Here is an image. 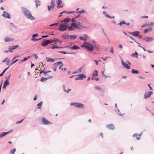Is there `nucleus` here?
I'll use <instances>...</instances> for the list:
<instances>
[{"mask_svg": "<svg viewBox=\"0 0 154 154\" xmlns=\"http://www.w3.org/2000/svg\"><path fill=\"white\" fill-rule=\"evenodd\" d=\"M22 10L25 16L31 20H34L35 19V17L32 15L29 11L26 9V8L23 7L22 8Z\"/></svg>", "mask_w": 154, "mask_h": 154, "instance_id": "nucleus-1", "label": "nucleus"}, {"mask_svg": "<svg viewBox=\"0 0 154 154\" xmlns=\"http://www.w3.org/2000/svg\"><path fill=\"white\" fill-rule=\"evenodd\" d=\"M83 44L84 45H82L81 47L85 48L89 51H92L94 50V48L92 44L86 42H84Z\"/></svg>", "mask_w": 154, "mask_h": 154, "instance_id": "nucleus-2", "label": "nucleus"}, {"mask_svg": "<svg viewBox=\"0 0 154 154\" xmlns=\"http://www.w3.org/2000/svg\"><path fill=\"white\" fill-rule=\"evenodd\" d=\"M69 25H67L66 23H63L60 25L58 29L60 31H64L67 29Z\"/></svg>", "mask_w": 154, "mask_h": 154, "instance_id": "nucleus-3", "label": "nucleus"}, {"mask_svg": "<svg viewBox=\"0 0 154 154\" xmlns=\"http://www.w3.org/2000/svg\"><path fill=\"white\" fill-rule=\"evenodd\" d=\"M55 0H52L50 4L51 6L48 5V8L49 11H50L51 9H53L55 5Z\"/></svg>", "mask_w": 154, "mask_h": 154, "instance_id": "nucleus-4", "label": "nucleus"}, {"mask_svg": "<svg viewBox=\"0 0 154 154\" xmlns=\"http://www.w3.org/2000/svg\"><path fill=\"white\" fill-rule=\"evenodd\" d=\"M60 65L59 68L60 69H61V67L63 66V64L61 61L57 62L54 64V66L55 67L59 65Z\"/></svg>", "mask_w": 154, "mask_h": 154, "instance_id": "nucleus-5", "label": "nucleus"}, {"mask_svg": "<svg viewBox=\"0 0 154 154\" xmlns=\"http://www.w3.org/2000/svg\"><path fill=\"white\" fill-rule=\"evenodd\" d=\"M42 122L44 125H49L51 124V123L48 120L45 118H43L42 119Z\"/></svg>", "mask_w": 154, "mask_h": 154, "instance_id": "nucleus-6", "label": "nucleus"}, {"mask_svg": "<svg viewBox=\"0 0 154 154\" xmlns=\"http://www.w3.org/2000/svg\"><path fill=\"white\" fill-rule=\"evenodd\" d=\"M75 23H72L71 24V25L70 26H68V29L69 30L72 31L75 28Z\"/></svg>", "mask_w": 154, "mask_h": 154, "instance_id": "nucleus-7", "label": "nucleus"}, {"mask_svg": "<svg viewBox=\"0 0 154 154\" xmlns=\"http://www.w3.org/2000/svg\"><path fill=\"white\" fill-rule=\"evenodd\" d=\"M106 127L108 129L110 130H114L115 128V127L114 125L112 124H109L106 125Z\"/></svg>", "mask_w": 154, "mask_h": 154, "instance_id": "nucleus-8", "label": "nucleus"}, {"mask_svg": "<svg viewBox=\"0 0 154 154\" xmlns=\"http://www.w3.org/2000/svg\"><path fill=\"white\" fill-rule=\"evenodd\" d=\"M153 92L152 91H149L148 92L146 93L144 95V98L145 99L150 97L151 95L152 94Z\"/></svg>", "mask_w": 154, "mask_h": 154, "instance_id": "nucleus-9", "label": "nucleus"}, {"mask_svg": "<svg viewBox=\"0 0 154 154\" xmlns=\"http://www.w3.org/2000/svg\"><path fill=\"white\" fill-rule=\"evenodd\" d=\"M3 16L6 18H11L10 15L9 14L6 12L5 11H3V14H2Z\"/></svg>", "mask_w": 154, "mask_h": 154, "instance_id": "nucleus-10", "label": "nucleus"}, {"mask_svg": "<svg viewBox=\"0 0 154 154\" xmlns=\"http://www.w3.org/2000/svg\"><path fill=\"white\" fill-rule=\"evenodd\" d=\"M88 38L89 37L87 35L85 34L84 35L83 37L80 36L79 37V39L84 41H86Z\"/></svg>", "mask_w": 154, "mask_h": 154, "instance_id": "nucleus-11", "label": "nucleus"}, {"mask_svg": "<svg viewBox=\"0 0 154 154\" xmlns=\"http://www.w3.org/2000/svg\"><path fill=\"white\" fill-rule=\"evenodd\" d=\"M97 76H98V72L97 70H95L93 73L91 79L92 80L94 79L95 77Z\"/></svg>", "mask_w": 154, "mask_h": 154, "instance_id": "nucleus-12", "label": "nucleus"}, {"mask_svg": "<svg viewBox=\"0 0 154 154\" xmlns=\"http://www.w3.org/2000/svg\"><path fill=\"white\" fill-rule=\"evenodd\" d=\"M50 40H46L45 41L43 42L42 44V46H45L49 44H50Z\"/></svg>", "mask_w": 154, "mask_h": 154, "instance_id": "nucleus-13", "label": "nucleus"}, {"mask_svg": "<svg viewBox=\"0 0 154 154\" xmlns=\"http://www.w3.org/2000/svg\"><path fill=\"white\" fill-rule=\"evenodd\" d=\"M122 64L127 69H130V66L128 65L127 63H125L124 61H122Z\"/></svg>", "mask_w": 154, "mask_h": 154, "instance_id": "nucleus-14", "label": "nucleus"}, {"mask_svg": "<svg viewBox=\"0 0 154 154\" xmlns=\"http://www.w3.org/2000/svg\"><path fill=\"white\" fill-rule=\"evenodd\" d=\"M130 33L134 36H138V35L140 34V32L138 31H136L131 32Z\"/></svg>", "mask_w": 154, "mask_h": 154, "instance_id": "nucleus-15", "label": "nucleus"}, {"mask_svg": "<svg viewBox=\"0 0 154 154\" xmlns=\"http://www.w3.org/2000/svg\"><path fill=\"white\" fill-rule=\"evenodd\" d=\"M76 104L77 105L76 106L77 107L82 108H83L84 107V105L83 104L77 103Z\"/></svg>", "mask_w": 154, "mask_h": 154, "instance_id": "nucleus-16", "label": "nucleus"}, {"mask_svg": "<svg viewBox=\"0 0 154 154\" xmlns=\"http://www.w3.org/2000/svg\"><path fill=\"white\" fill-rule=\"evenodd\" d=\"M62 4V1L61 0H58L57 5V7L59 8H62L63 7V6H60Z\"/></svg>", "mask_w": 154, "mask_h": 154, "instance_id": "nucleus-17", "label": "nucleus"}, {"mask_svg": "<svg viewBox=\"0 0 154 154\" xmlns=\"http://www.w3.org/2000/svg\"><path fill=\"white\" fill-rule=\"evenodd\" d=\"M52 78V76H50V77H48L47 78H44V77H42L41 79V81L42 82H44V81L48 80V79H51Z\"/></svg>", "mask_w": 154, "mask_h": 154, "instance_id": "nucleus-18", "label": "nucleus"}, {"mask_svg": "<svg viewBox=\"0 0 154 154\" xmlns=\"http://www.w3.org/2000/svg\"><path fill=\"white\" fill-rule=\"evenodd\" d=\"M133 136L134 137H136L137 140H139L140 138L141 135L135 134H134Z\"/></svg>", "mask_w": 154, "mask_h": 154, "instance_id": "nucleus-19", "label": "nucleus"}, {"mask_svg": "<svg viewBox=\"0 0 154 154\" xmlns=\"http://www.w3.org/2000/svg\"><path fill=\"white\" fill-rule=\"evenodd\" d=\"M144 40L147 42L151 41L152 40V38L149 37H146L144 38Z\"/></svg>", "mask_w": 154, "mask_h": 154, "instance_id": "nucleus-20", "label": "nucleus"}, {"mask_svg": "<svg viewBox=\"0 0 154 154\" xmlns=\"http://www.w3.org/2000/svg\"><path fill=\"white\" fill-rule=\"evenodd\" d=\"M9 84V82L8 80V79H7L4 82V86H3V88H5Z\"/></svg>", "mask_w": 154, "mask_h": 154, "instance_id": "nucleus-21", "label": "nucleus"}, {"mask_svg": "<svg viewBox=\"0 0 154 154\" xmlns=\"http://www.w3.org/2000/svg\"><path fill=\"white\" fill-rule=\"evenodd\" d=\"M70 48L72 50H78L80 48L76 45H74L73 46L71 47Z\"/></svg>", "mask_w": 154, "mask_h": 154, "instance_id": "nucleus-22", "label": "nucleus"}, {"mask_svg": "<svg viewBox=\"0 0 154 154\" xmlns=\"http://www.w3.org/2000/svg\"><path fill=\"white\" fill-rule=\"evenodd\" d=\"M152 28H149L148 29H146L144 31V33H146L148 32L151 31L152 30Z\"/></svg>", "mask_w": 154, "mask_h": 154, "instance_id": "nucleus-23", "label": "nucleus"}, {"mask_svg": "<svg viewBox=\"0 0 154 154\" xmlns=\"http://www.w3.org/2000/svg\"><path fill=\"white\" fill-rule=\"evenodd\" d=\"M82 67H81L79 68V69L77 70L76 71H75L73 73H80L82 72Z\"/></svg>", "mask_w": 154, "mask_h": 154, "instance_id": "nucleus-24", "label": "nucleus"}, {"mask_svg": "<svg viewBox=\"0 0 154 154\" xmlns=\"http://www.w3.org/2000/svg\"><path fill=\"white\" fill-rule=\"evenodd\" d=\"M80 77L81 80H82L83 78H86V76L83 74H81L79 75Z\"/></svg>", "mask_w": 154, "mask_h": 154, "instance_id": "nucleus-25", "label": "nucleus"}, {"mask_svg": "<svg viewBox=\"0 0 154 154\" xmlns=\"http://www.w3.org/2000/svg\"><path fill=\"white\" fill-rule=\"evenodd\" d=\"M9 133V132H3L2 133L0 134V138L3 137V136Z\"/></svg>", "mask_w": 154, "mask_h": 154, "instance_id": "nucleus-26", "label": "nucleus"}, {"mask_svg": "<svg viewBox=\"0 0 154 154\" xmlns=\"http://www.w3.org/2000/svg\"><path fill=\"white\" fill-rule=\"evenodd\" d=\"M13 40V39H11L8 37H6L5 39V40L6 42H8Z\"/></svg>", "mask_w": 154, "mask_h": 154, "instance_id": "nucleus-27", "label": "nucleus"}, {"mask_svg": "<svg viewBox=\"0 0 154 154\" xmlns=\"http://www.w3.org/2000/svg\"><path fill=\"white\" fill-rule=\"evenodd\" d=\"M63 90L64 91L66 92L67 93H68L71 91V89H68L67 90H66L65 88V85H63Z\"/></svg>", "mask_w": 154, "mask_h": 154, "instance_id": "nucleus-28", "label": "nucleus"}, {"mask_svg": "<svg viewBox=\"0 0 154 154\" xmlns=\"http://www.w3.org/2000/svg\"><path fill=\"white\" fill-rule=\"evenodd\" d=\"M132 73L134 74H138L139 73V71L134 69H132L131 70Z\"/></svg>", "mask_w": 154, "mask_h": 154, "instance_id": "nucleus-29", "label": "nucleus"}, {"mask_svg": "<svg viewBox=\"0 0 154 154\" xmlns=\"http://www.w3.org/2000/svg\"><path fill=\"white\" fill-rule=\"evenodd\" d=\"M35 2L36 3V6L37 7L40 5V2L39 0H36Z\"/></svg>", "mask_w": 154, "mask_h": 154, "instance_id": "nucleus-30", "label": "nucleus"}, {"mask_svg": "<svg viewBox=\"0 0 154 154\" xmlns=\"http://www.w3.org/2000/svg\"><path fill=\"white\" fill-rule=\"evenodd\" d=\"M53 46L52 47V49H54L55 48H62L59 47L57 45H53Z\"/></svg>", "mask_w": 154, "mask_h": 154, "instance_id": "nucleus-31", "label": "nucleus"}, {"mask_svg": "<svg viewBox=\"0 0 154 154\" xmlns=\"http://www.w3.org/2000/svg\"><path fill=\"white\" fill-rule=\"evenodd\" d=\"M46 60L48 61H50L51 62H53L54 61V60L51 58L47 57Z\"/></svg>", "mask_w": 154, "mask_h": 154, "instance_id": "nucleus-32", "label": "nucleus"}, {"mask_svg": "<svg viewBox=\"0 0 154 154\" xmlns=\"http://www.w3.org/2000/svg\"><path fill=\"white\" fill-rule=\"evenodd\" d=\"M42 102H41L40 103H39L38 104L37 106H38V109H39L41 108V107L42 106Z\"/></svg>", "mask_w": 154, "mask_h": 154, "instance_id": "nucleus-33", "label": "nucleus"}, {"mask_svg": "<svg viewBox=\"0 0 154 154\" xmlns=\"http://www.w3.org/2000/svg\"><path fill=\"white\" fill-rule=\"evenodd\" d=\"M70 21V19L69 18H66V19H65L63 21H61V22H69Z\"/></svg>", "mask_w": 154, "mask_h": 154, "instance_id": "nucleus-34", "label": "nucleus"}, {"mask_svg": "<svg viewBox=\"0 0 154 154\" xmlns=\"http://www.w3.org/2000/svg\"><path fill=\"white\" fill-rule=\"evenodd\" d=\"M16 149L15 148L13 149L10 150V152L12 154H14L15 152Z\"/></svg>", "mask_w": 154, "mask_h": 154, "instance_id": "nucleus-35", "label": "nucleus"}, {"mask_svg": "<svg viewBox=\"0 0 154 154\" xmlns=\"http://www.w3.org/2000/svg\"><path fill=\"white\" fill-rule=\"evenodd\" d=\"M54 40L55 42H59L60 44H61L62 43V41H61V40H60L59 39H58L55 38L54 39Z\"/></svg>", "mask_w": 154, "mask_h": 154, "instance_id": "nucleus-36", "label": "nucleus"}, {"mask_svg": "<svg viewBox=\"0 0 154 154\" xmlns=\"http://www.w3.org/2000/svg\"><path fill=\"white\" fill-rule=\"evenodd\" d=\"M69 35H62V37L65 39H67L69 37Z\"/></svg>", "mask_w": 154, "mask_h": 154, "instance_id": "nucleus-37", "label": "nucleus"}, {"mask_svg": "<svg viewBox=\"0 0 154 154\" xmlns=\"http://www.w3.org/2000/svg\"><path fill=\"white\" fill-rule=\"evenodd\" d=\"M126 24V22L123 20L122 21L119 23V24L120 25H122V24Z\"/></svg>", "mask_w": 154, "mask_h": 154, "instance_id": "nucleus-38", "label": "nucleus"}, {"mask_svg": "<svg viewBox=\"0 0 154 154\" xmlns=\"http://www.w3.org/2000/svg\"><path fill=\"white\" fill-rule=\"evenodd\" d=\"M76 36L75 35H70V39H75L76 37Z\"/></svg>", "mask_w": 154, "mask_h": 154, "instance_id": "nucleus-39", "label": "nucleus"}, {"mask_svg": "<svg viewBox=\"0 0 154 154\" xmlns=\"http://www.w3.org/2000/svg\"><path fill=\"white\" fill-rule=\"evenodd\" d=\"M154 25V23H150L148 24H146L145 25H144V26H142V27L144 26H145L148 25V26H151V25Z\"/></svg>", "mask_w": 154, "mask_h": 154, "instance_id": "nucleus-40", "label": "nucleus"}, {"mask_svg": "<svg viewBox=\"0 0 154 154\" xmlns=\"http://www.w3.org/2000/svg\"><path fill=\"white\" fill-rule=\"evenodd\" d=\"M28 59V58H25L23 60H20V62H23L27 60Z\"/></svg>", "mask_w": 154, "mask_h": 154, "instance_id": "nucleus-41", "label": "nucleus"}, {"mask_svg": "<svg viewBox=\"0 0 154 154\" xmlns=\"http://www.w3.org/2000/svg\"><path fill=\"white\" fill-rule=\"evenodd\" d=\"M14 49V48L13 47V46H12L11 47H10L9 48V51H10V52H12V51H11L12 50H13Z\"/></svg>", "mask_w": 154, "mask_h": 154, "instance_id": "nucleus-42", "label": "nucleus"}, {"mask_svg": "<svg viewBox=\"0 0 154 154\" xmlns=\"http://www.w3.org/2000/svg\"><path fill=\"white\" fill-rule=\"evenodd\" d=\"M42 39V38H38V39H36V38H34V39H32L31 40L33 41H38L39 40H41Z\"/></svg>", "mask_w": 154, "mask_h": 154, "instance_id": "nucleus-43", "label": "nucleus"}, {"mask_svg": "<svg viewBox=\"0 0 154 154\" xmlns=\"http://www.w3.org/2000/svg\"><path fill=\"white\" fill-rule=\"evenodd\" d=\"M75 28L78 29H81V28H80L81 26H79L78 24H77L76 23H75Z\"/></svg>", "mask_w": 154, "mask_h": 154, "instance_id": "nucleus-44", "label": "nucleus"}, {"mask_svg": "<svg viewBox=\"0 0 154 154\" xmlns=\"http://www.w3.org/2000/svg\"><path fill=\"white\" fill-rule=\"evenodd\" d=\"M133 55H134V56H135L136 58H138V54L137 53V52H135V53L133 54Z\"/></svg>", "mask_w": 154, "mask_h": 154, "instance_id": "nucleus-45", "label": "nucleus"}, {"mask_svg": "<svg viewBox=\"0 0 154 154\" xmlns=\"http://www.w3.org/2000/svg\"><path fill=\"white\" fill-rule=\"evenodd\" d=\"M95 89L98 90H99V91H100L102 89L101 88L99 87H95Z\"/></svg>", "mask_w": 154, "mask_h": 154, "instance_id": "nucleus-46", "label": "nucleus"}, {"mask_svg": "<svg viewBox=\"0 0 154 154\" xmlns=\"http://www.w3.org/2000/svg\"><path fill=\"white\" fill-rule=\"evenodd\" d=\"M77 103H71V104H70V105H74V106H76V104H77Z\"/></svg>", "mask_w": 154, "mask_h": 154, "instance_id": "nucleus-47", "label": "nucleus"}, {"mask_svg": "<svg viewBox=\"0 0 154 154\" xmlns=\"http://www.w3.org/2000/svg\"><path fill=\"white\" fill-rule=\"evenodd\" d=\"M81 80V79L80 78V77L78 75V76L77 77H76V78H75V80L76 81V80Z\"/></svg>", "mask_w": 154, "mask_h": 154, "instance_id": "nucleus-48", "label": "nucleus"}, {"mask_svg": "<svg viewBox=\"0 0 154 154\" xmlns=\"http://www.w3.org/2000/svg\"><path fill=\"white\" fill-rule=\"evenodd\" d=\"M37 36H38V35L37 34H34L32 36V39L35 38H34V37Z\"/></svg>", "mask_w": 154, "mask_h": 154, "instance_id": "nucleus-49", "label": "nucleus"}, {"mask_svg": "<svg viewBox=\"0 0 154 154\" xmlns=\"http://www.w3.org/2000/svg\"><path fill=\"white\" fill-rule=\"evenodd\" d=\"M76 20H75V19L73 18L72 20V23H75L76 22Z\"/></svg>", "mask_w": 154, "mask_h": 154, "instance_id": "nucleus-50", "label": "nucleus"}, {"mask_svg": "<svg viewBox=\"0 0 154 154\" xmlns=\"http://www.w3.org/2000/svg\"><path fill=\"white\" fill-rule=\"evenodd\" d=\"M60 52L61 53H62L63 54H68V53H67L65 51H60Z\"/></svg>", "mask_w": 154, "mask_h": 154, "instance_id": "nucleus-51", "label": "nucleus"}, {"mask_svg": "<svg viewBox=\"0 0 154 154\" xmlns=\"http://www.w3.org/2000/svg\"><path fill=\"white\" fill-rule=\"evenodd\" d=\"M84 12H85V11L84 10H82L79 11V12H78V13H79L80 14L84 13Z\"/></svg>", "mask_w": 154, "mask_h": 154, "instance_id": "nucleus-52", "label": "nucleus"}, {"mask_svg": "<svg viewBox=\"0 0 154 154\" xmlns=\"http://www.w3.org/2000/svg\"><path fill=\"white\" fill-rule=\"evenodd\" d=\"M54 25L58 26V23H54L50 25V26H54Z\"/></svg>", "mask_w": 154, "mask_h": 154, "instance_id": "nucleus-53", "label": "nucleus"}, {"mask_svg": "<svg viewBox=\"0 0 154 154\" xmlns=\"http://www.w3.org/2000/svg\"><path fill=\"white\" fill-rule=\"evenodd\" d=\"M13 46V47L14 48V49L18 48L19 47V46L18 45H16L15 46Z\"/></svg>", "mask_w": 154, "mask_h": 154, "instance_id": "nucleus-54", "label": "nucleus"}, {"mask_svg": "<svg viewBox=\"0 0 154 154\" xmlns=\"http://www.w3.org/2000/svg\"><path fill=\"white\" fill-rule=\"evenodd\" d=\"M130 38H131V39H132L134 41L136 42L138 44H140V43L137 42H136V41H135L134 39L131 36H130Z\"/></svg>", "mask_w": 154, "mask_h": 154, "instance_id": "nucleus-55", "label": "nucleus"}, {"mask_svg": "<svg viewBox=\"0 0 154 154\" xmlns=\"http://www.w3.org/2000/svg\"><path fill=\"white\" fill-rule=\"evenodd\" d=\"M18 60V59H17L16 60H15V61H14L11 64V65H12V64H13L14 63H15Z\"/></svg>", "mask_w": 154, "mask_h": 154, "instance_id": "nucleus-56", "label": "nucleus"}, {"mask_svg": "<svg viewBox=\"0 0 154 154\" xmlns=\"http://www.w3.org/2000/svg\"><path fill=\"white\" fill-rule=\"evenodd\" d=\"M43 73L44 74V75H46L47 73V71H45L44 70H43Z\"/></svg>", "mask_w": 154, "mask_h": 154, "instance_id": "nucleus-57", "label": "nucleus"}, {"mask_svg": "<svg viewBox=\"0 0 154 154\" xmlns=\"http://www.w3.org/2000/svg\"><path fill=\"white\" fill-rule=\"evenodd\" d=\"M102 73L103 74V76H104V77H105V78H107V77L104 74V71H102Z\"/></svg>", "mask_w": 154, "mask_h": 154, "instance_id": "nucleus-58", "label": "nucleus"}, {"mask_svg": "<svg viewBox=\"0 0 154 154\" xmlns=\"http://www.w3.org/2000/svg\"><path fill=\"white\" fill-rule=\"evenodd\" d=\"M9 67H8V68H6V69H5L3 71V72H2L4 74L5 72H6V70Z\"/></svg>", "mask_w": 154, "mask_h": 154, "instance_id": "nucleus-59", "label": "nucleus"}, {"mask_svg": "<svg viewBox=\"0 0 154 154\" xmlns=\"http://www.w3.org/2000/svg\"><path fill=\"white\" fill-rule=\"evenodd\" d=\"M148 86L149 87V89L150 90H152V88L150 86V85L149 84L148 85Z\"/></svg>", "mask_w": 154, "mask_h": 154, "instance_id": "nucleus-60", "label": "nucleus"}, {"mask_svg": "<svg viewBox=\"0 0 154 154\" xmlns=\"http://www.w3.org/2000/svg\"><path fill=\"white\" fill-rule=\"evenodd\" d=\"M23 120V119H22L20 121H18L17 122H16V123H20Z\"/></svg>", "mask_w": 154, "mask_h": 154, "instance_id": "nucleus-61", "label": "nucleus"}, {"mask_svg": "<svg viewBox=\"0 0 154 154\" xmlns=\"http://www.w3.org/2000/svg\"><path fill=\"white\" fill-rule=\"evenodd\" d=\"M50 43H53L54 42H55L54 39V40H50Z\"/></svg>", "mask_w": 154, "mask_h": 154, "instance_id": "nucleus-62", "label": "nucleus"}, {"mask_svg": "<svg viewBox=\"0 0 154 154\" xmlns=\"http://www.w3.org/2000/svg\"><path fill=\"white\" fill-rule=\"evenodd\" d=\"M110 52H111L112 53H113V52H114V51H113V48H112L111 49Z\"/></svg>", "mask_w": 154, "mask_h": 154, "instance_id": "nucleus-63", "label": "nucleus"}, {"mask_svg": "<svg viewBox=\"0 0 154 154\" xmlns=\"http://www.w3.org/2000/svg\"><path fill=\"white\" fill-rule=\"evenodd\" d=\"M137 36L139 38H141L142 37V35H138Z\"/></svg>", "mask_w": 154, "mask_h": 154, "instance_id": "nucleus-64", "label": "nucleus"}]
</instances>
